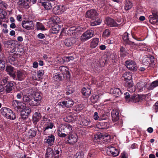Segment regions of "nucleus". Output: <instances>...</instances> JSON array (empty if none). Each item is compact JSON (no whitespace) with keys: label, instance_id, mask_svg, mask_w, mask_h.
Instances as JSON below:
<instances>
[{"label":"nucleus","instance_id":"nucleus-1","mask_svg":"<svg viewBox=\"0 0 158 158\" xmlns=\"http://www.w3.org/2000/svg\"><path fill=\"white\" fill-rule=\"evenodd\" d=\"M35 90L33 88L28 90L25 89L22 92L23 102L32 107L40 106L42 99L40 94Z\"/></svg>","mask_w":158,"mask_h":158},{"label":"nucleus","instance_id":"nucleus-2","mask_svg":"<svg viewBox=\"0 0 158 158\" xmlns=\"http://www.w3.org/2000/svg\"><path fill=\"white\" fill-rule=\"evenodd\" d=\"M1 112L3 116L8 119L13 120L16 118L15 113L9 108L2 107L1 110Z\"/></svg>","mask_w":158,"mask_h":158},{"label":"nucleus","instance_id":"nucleus-3","mask_svg":"<svg viewBox=\"0 0 158 158\" xmlns=\"http://www.w3.org/2000/svg\"><path fill=\"white\" fill-rule=\"evenodd\" d=\"M40 123L41 125L45 123L43 127V129L44 131L49 129H52L54 126V124L49 119H48L45 116L43 117Z\"/></svg>","mask_w":158,"mask_h":158},{"label":"nucleus","instance_id":"nucleus-4","mask_svg":"<svg viewBox=\"0 0 158 158\" xmlns=\"http://www.w3.org/2000/svg\"><path fill=\"white\" fill-rule=\"evenodd\" d=\"M125 98L127 102H139L140 98L138 95H135L133 94L130 96L129 93L126 92L124 94Z\"/></svg>","mask_w":158,"mask_h":158},{"label":"nucleus","instance_id":"nucleus-5","mask_svg":"<svg viewBox=\"0 0 158 158\" xmlns=\"http://www.w3.org/2000/svg\"><path fill=\"white\" fill-rule=\"evenodd\" d=\"M94 31L93 30H87L81 36L80 39L83 42H85L93 36Z\"/></svg>","mask_w":158,"mask_h":158},{"label":"nucleus","instance_id":"nucleus-6","mask_svg":"<svg viewBox=\"0 0 158 158\" xmlns=\"http://www.w3.org/2000/svg\"><path fill=\"white\" fill-rule=\"evenodd\" d=\"M106 151L108 155H111L114 156H118L119 154L118 151L116 148L111 146H109L106 147Z\"/></svg>","mask_w":158,"mask_h":158},{"label":"nucleus","instance_id":"nucleus-7","mask_svg":"<svg viewBox=\"0 0 158 158\" xmlns=\"http://www.w3.org/2000/svg\"><path fill=\"white\" fill-rule=\"evenodd\" d=\"M152 14L149 16V21L152 24H154L158 22V10H155L153 11Z\"/></svg>","mask_w":158,"mask_h":158},{"label":"nucleus","instance_id":"nucleus-8","mask_svg":"<svg viewBox=\"0 0 158 158\" xmlns=\"http://www.w3.org/2000/svg\"><path fill=\"white\" fill-rule=\"evenodd\" d=\"M78 137L77 135L75 133H71L68 136L67 143L70 144H73L77 141Z\"/></svg>","mask_w":158,"mask_h":158},{"label":"nucleus","instance_id":"nucleus-9","mask_svg":"<svg viewBox=\"0 0 158 158\" xmlns=\"http://www.w3.org/2000/svg\"><path fill=\"white\" fill-rule=\"evenodd\" d=\"M65 114V116L64 118V120L65 122L70 123L77 120V118L76 116L74 115L72 113L66 112Z\"/></svg>","mask_w":158,"mask_h":158},{"label":"nucleus","instance_id":"nucleus-10","mask_svg":"<svg viewBox=\"0 0 158 158\" xmlns=\"http://www.w3.org/2000/svg\"><path fill=\"white\" fill-rule=\"evenodd\" d=\"M22 26L23 28L28 30L33 29L34 27L33 22L29 20L23 21Z\"/></svg>","mask_w":158,"mask_h":158},{"label":"nucleus","instance_id":"nucleus-11","mask_svg":"<svg viewBox=\"0 0 158 158\" xmlns=\"http://www.w3.org/2000/svg\"><path fill=\"white\" fill-rule=\"evenodd\" d=\"M125 64L127 68L131 70L135 71L137 70L136 65L133 60H127Z\"/></svg>","mask_w":158,"mask_h":158},{"label":"nucleus","instance_id":"nucleus-12","mask_svg":"<svg viewBox=\"0 0 158 158\" xmlns=\"http://www.w3.org/2000/svg\"><path fill=\"white\" fill-rule=\"evenodd\" d=\"M59 128L62 129V131H65L66 133L70 134L72 130V127L68 124H61Z\"/></svg>","mask_w":158,"mask_h":158},{"label":"nucleus","instance_id":"nucleus-13","mask_svg":"<svg viewBox=\"0 0 158 158\" xmlns=\"http://www.w3.org/2000/svg\"><path fill=\"white\" fill-rule=\"evenodd\" d=\"M98 14L96 10H91L88 11L86 13V16L88 18L94 20L96 19V17L98 15Z\"/></svg>","mask_w":158,"mask_h":158},{"label":"nucleus","instance_id":"nucleus-14","mask_svg":"<svg viewBox=\"0 0 158 158\" xmlns=\"http://www.w3.org/2000/svg\"><path fill=\"white\" fill-rule=\"evenodd\" d=\"M73 104V101L71 99H69L66 101L59 102L58 105L63 108L65 107L69 108L72 106Z\"/></svg>","mask_w":158,"mask_h":158},{"label":"nucleus","instance_id":"nucleus-15","mask_svg":"<svg viewBox=\"0 0 158 158\" xmlns=\"http://www.w3.org/2000/svg\"><path fill=\"white\" fill-rule=\"evenodd\" d=\"M77 40V39L74 37H71L66 39L64 41L65 45L68 47H70L75 44Z\"/></svg>","mask_w":158,"mask_h":158},{"label":"nucleus","instance_id":"nucleus-16","mask_svg":"<svg viewBox=\"0 0 158 158\" xmlns=\"http://www.w3.org/2000/svg\"><path fill=\"white\" fill-rule=\"evenodd\" d=\"M25 105L24 103L17 100H13L12 103L13 106L14 108H16L17 110L21 109Z\"/></svg>","mask_w":158,"mask_h":158},{"label":"nucleus","instance_id":"nucleus-17","mask_svg":"<svg viewBox=\"0 0 158 158\" xmlns=\"http://www.w3.org/2000/svg\"><path fill=\"white\" fill-rule=\"evenodd\" d=\"M55 137L53 135H50L44 139V142L48 145L51 146L54 142Z\"/></svg>","mask_w":158,"mask_h":158},{"label":"nucleus","instance_id":"nucleus-18","mask_svg":"<svg viewBox=\"0 0 158 158\" xmlns=\"http://www.w3.org/2000/svg\"><path fill=\"white\" fill-rule=\"evenodd\" d=\"M105 23L106 24L111 27L118 26V24L113 19L107 17L106 18Z\"/></svg>","mask_w":158,"mask_h":158},{"label":"nucleus","instance_id":"nucleus-19","mask_svg":"<svg viewBox=\"0 0 158 158\" xmlns=\"http://www.w3.org/2000/svg\"><path fill=\"white\" fill-rule=\"evenodd\" d=\"M6 70L8 74L12 77L13 79H15L16 77V75L13 71L14 68L11 66H7L6 67Z\"/></svg>","mask_w":158,"mask_h":158},{"label":"nucleus","instance_id":"nucleus-20","mask_svg":"<svg viewBox=\"0 0 158 158\" xmlns=\"http://www.w3.org/2000/svg\"><path fill=\"white\" fill-rule=\"evenodd\" d=\"M16 75L18 80L22 81L26 76V73L24 71L18 70Z\"/></svg>","mask_w":158,"mask_h":158},{"label":"nucleus","instance_id":"nucleus-21","mask_svg":"<svg viewBox=\"0 0 158 158\" xmlns=\"http://www.w3.org/2000/svg\"><path fill=\"white\" fill-rule=\"evenodd\" d=\"M41 118V114L40 113L35 112L32 116V121L34 124H36Z\"/></svg>","mask_w":158,"mask_h":158},{"label":"nucleus","instance_id":"nucleus-22","mask_svg":"<svg viewBox=\"0 0 158 158\" xmlns=\"http://www.w3.org/2000/svg\"><path fill=\"white\" fill-rule=\"evenodd\" d=\"M44 74V71L43 70H40L37 71L36 75H33L32 78L34 80H39L42 79V77Z\"/></svg>","mask_w":158,"mask_h":158},{"label":"nucleus","instance_id":"nucleus-23","mask_svg":"<svg viewBox=\"0 0 158 158\" xmlns=\"http://www.w3.org/2000/svg\"><path fill=\"white\" fill-rule=\"evenodd\" d=\"M147 84L146 82L143 81L139 82L136 85L137 88L139 91L142 92L145 89V86Z\"/></svg>","mask_w":158,"mask_h":158},{"label":"nucleus","instance_id":"nucleus-24","mask_svg":"<svg viewBox=\"0 0 158 158\" xmlns=\"http://www.w3.org/2000/svg\"><path fill=\"white\" fill-rule=\"evenodd\" d=\"M112 120L115 122L119 119V113L118 110H113L111 112Z\"/></svg>","mask_w":158,"mask_h":158},{"label":"nucleus","instance_id":"nucleus-25","mask_svg":"<svg viewBox=\"0 0 158 158\" xmlns=\"http://www.w3.org/2000/svg\"><path fill=\"white\" fill-rule=\"evenodd\" d=\"M123 39L124 40L127 44L131 46L132 47H133L135 45V44L129 41L128 39V34L127 33H125L123 37Z\"/></svg>","mask_w":158,"mask_h":158},{"label":"nucleus","instance_id":"nucleus-26","mask_svg":"<svg viewBox=\"0 0 158 158\" xmlns=\"http://www.w3.org/2000/svg\"><path fill=\"white\" fill-rule=\"evenodd\" d=\"M62 151L61 148L57 146L55 147L54 149L53 154L55 158H58L61 156Z\"/></svg>","mask_w":158,"mask_h":158},{"label":"nucleus","instance_id":"nucleus-27","mask_svg":"<svg viewBox=\"0 0 158 158\" xmlns=\"http://www.w3.org/2000/svg\"><path fill=\"white\" fill-rule=\"evenodd\" d=\"M40 2L42 4V5L44 6L45 9L48 10L51 9L52 7V4L53 2L52 3L50 2H42V1H40Z\"/></svg>","mask_w":158,"mask_h":158},{"label":"nucleus","instance_id":"nucleus-28","mask_svg":"<svg viewBox=\"0 0 158 158\" xmlns=\"http://www.w3.org/2000/svg\"><path fill=\"white\" fill-rule=\"evenodd\" d=\"M96 127L100 129H107L109 126V124L106 123L100 122L97 123Z\"/></svg>","mask_w":158,"mask_h":158},{"label":"nucleus","instance_id":"nucleus-29","mask_svg":"<svg viewBox=\"0 0 158 158\" xmlns=\"http://www.w3.org/2000/svg\"><path fill=\"white\" fill-rule=\"evenodd\" d=\"M81 92L82 94L85 97H88L90 95L91 90L88 88L84 87L82 88Z\"/></svg>","mask_w":158,"mask_h":158},{"label":"nucleus","instance_id":"nucleus-30","mask_svg":"<svg viewBox=\"0 0 158 158\" xmlns=\"http://www.w3.org/2000/svg\"><path fill=\"white\" fill-rule=\"evenodd\" d=\"M111 92L113 93V95L116 97H118L122 93L120 89L118 88L112 89Z\"/></svg>","mask_w":158,"mask_h":158},{"label":"nucleus","instance_id":"nucleus-31","mask_svg":"<svg viewBox=\"0 0 158 158\" xmlns=\"http://www.w3.org/2000/svg\"><path fill=\"white\" fill-rule=\"evenodd\" d=\"M80 121V124L84 126H87L90 124L91 122L89 119H86L80 118L79 120Z\"/></svg>","mask_w":158,"mask_h":158},{"label":"nucleus","instance_id":"nucleus-32","mask_svg":"<svg viewBox=\"0 0 158 158\" xmlns=\"http://www.w3.org/2000/svg\"><path fill=\"white\" fill-rule=\"evenodd\" d=\"M99 42V39L98 38H94L92 40L90 44V47L92 48H95L98 45Z\"/></svg>","mask_w":158,"mask_h":158},{"label":"nucleus","instance_id":"nucleus-33","mask_svg":"<svg viewBox=\"0 0 158 158\" xmlns=\"http://www.w3.org/2000/svg\"><path fill=\"white\" fill-rule=\"evenodd\" d=\"M13 84L11 82H8L6 85L5 91L7 93H10L12 90Z\"/></svg>","mask_w":158,"mask_h":158},{"label":"nucleus","instance_id":"nucleus-34","mask_svg":"<svg viewBox=\"0 0 158 158\" xmlns=\"http://www.w3.org/2000/svg\"><path fill=\"white\" fill-rule=\"evenodd\" d=\"M58 69L62 72L63 74H68L69 73V69L66 67L60 66Z\"/></svg>","mask_w":158,"mask_h":158},{"label":"nucleus","instance_id":"nucleus-35","mask_svg":"<svg viewBox=\"0 0 158 158\" xmlns=\"http://www.w3.org/2000/svg\"><path fill=\"white\" fill-rule=\"evenodd\" d=\"M123 77L124 78L125 81H130L132 79V74L129 72H127L123 75Z\"/></svg>","mask_w":158,"mask_h":158},{"label":"nucleus","instance_id":"nucleus-36","mask_svg":"<svg viewBox=\"0 0 158 158\" xmlns=\"http://www.w3.org/2000/svg\"><path fill=\"white\" fill-rule=\"evenodd\" d=\"M61 28V26L58 24H56L51 29L52 33L53 34L57 33Z\"/></svg>","mask_w":158,"mask_h":158},{"label":"nucleus","instance_id":"nucleus-37","mask_svg":"<svg viewBox=\"0 0 158 158\" xmlns=\"http://www.w3.org/2000/svg\"><path fill=\"white\" fill-rule=\"evenodd\" d=\"M36 130L34 128H31L29 130L28 132V135L30 138L34 137L36 135Z\"/></svg>","mask_w":158,"mask_h":158},{"label":"nucleus","instance_id":"nucleus-38","mask_svg":"<svg viewBox=\"0 0 158 158\" xmlns=\"http://www.w3.org/2000/svg\"><path fill=\"white\" fill-rule=\"evenodd\" d=\"M58 135L60 137H66L69 133H66L65 132L63 131L62 129L58 128L57 129Z\"/></svg>","mask_w":158,"mask_h":158},{"label":"nucleus","instance_id":"nucleus-39","mask_svg":"<svg viewBox=\"0 0 158 158\" xmlns=\"http://www.w3.org/2000/svg\"><path fill=\"white\" fill-rule=\"evenodd\" d=\"M52 150L50 148H48L46 150V158H53Z\"/></svg>","mask_w":158,"mask_h":158},{"label":"nucleus","instance_id":"nucleus-40","mask_svg":"<svg viewBox=\"0 0 158 158\" xmlns=\"http://www.w3.org/2000/svg\"><path fill=\"white\" fill-rule=\"evenodd\" d=\"M29 3L24 0H20L19 1V4L26 9L29 7Z\"/></svg>","mask_w":158,"mask_h":158},{"label":"nucleus","instance_id":"nucleus-41","mask_svg":"<svg viewBox=\"0 0 158 158\" xmlns=\"http://www.w3.org/2000/svg\"><path fill=\"white\" fill-rule=\"evenodd\" d=\"M90 66L93 68H96L100 66V63L96 59H94L90 63Z\"/></svg>","mask_w":158,"mask_h":158},{"label":"nucleus","instance_id":"nucleus-42","mask_svg":"<svg viewBox=\"0 0 158 158\" xmlns=\"http://www.w3.org/2000/svg\"><path fill=\"white\" fill-rule=\"evenodd\" d=\"M53 79L56 81H59L62 80V77L59 73H56L53 75Z\"/></svg>","mask_w":158,"mask_h":158},{"label":"nucleus","instance_id":"nucleus-43","mask_svg":"<svg viewBox=\"0 0 158 158\" xmlns=\"http://www.w3.org/2000/svg\"><path fill=\"white\" fill-rule=\"evenodd\" d=\"M158 86V79L152 82L148 88V89H153L154 88Z\"/></svg>","mask_w":158,"mask_h":158},{"label":"nucleus","instance_id":"nucleus-44","mask_svg":"<svg viewBox=\"0 0 158 158\" xmlns=\"http://www.w3.org/2000/svg\"><path fill=\"white\" fill-rule=\"evenodd\" d=\"M132 6V3L130 1L126 0L125 2L124 6V9L126 10H128L130 9Z\"/></svg>","mask_w":158,"mask_h":158},{"label":"nucleus","instance_id":"nucleus-45","mask_svg":"<svg viewBox=\"0 0 158 158\" xmlns=\"http://www.w3.org/2000/svg\"><path fill=\"white\" fill-rule=\"evenodd\" d=\"M21 109V111H23L25 113L28 115H29L31 112V109L29 107H27L26 106L25 104L23 106V108H22Z\"/></svg>","mask_w":158,"mask_h":158},{"label":"nucleus","instance_id":"nucleus-46","mask_svg":"<svg viewBox=\"0 0 158 158\" xmlns=\"http://www.w3.org/2000/svg\"><path fill=\"white\" fill-rule=\"evenodd\" d=\"M96 154V151L95 150H92L89 152L88 157L89 158H94Z\"/></svg>","mask_w":158,"mask_h":158},{"label":"nucleus","instance_id":"nucleus-47","mask_svg":"<svg viewBox=\"0 0 158 158\" xmlns=\"http://www.w3.org/2000/svg\"><path fill=\"white\" fill-rule=\"evenodd\" d=\"M103 139H104V143L109 142L110 141V136L108 134H105L102 136Z\"/></svg>","mask_w":158,"mask_h":158},{"label":"nucleus","instance_id":"nucleus-48","mask_svg":"<svg viewBox=\"0 0 158 158\" xmlns=\"http://www.w3.org/2000/svg\"><path fill=\"white\" fill-rule=\"evenodd\" d=\"M67 91L66 92V94L67 95H68L72 94L74 91V90L73 87L69 86L67 88Z\"/></svg>","mask_w":158,"mask_h":158},{"label":"nucleus","instance_id":"nucleus-49","mask_svg":"<svg viewBox=\"0 0 158 158\" xmlns=\"http://www.w3.org/2000/svg\"><path fill=\"white\" fill-rule=\"evenodd\" d=\"M37 28L38 30H45V29L42 23L37 22L36 24Z\"/></svg>","mask_w":158,"mask_h":158},{"label":"nucleus","instance_id":"nucleus-50","mask_svg":"<svg viewBox=\"0 0 158 158\" xmlns=\"http://www.w3.org/2000/svg\"><path fill=\"white\" fill-rule=\"evenodd\" d=\"M98 96L96 95H93L91 98V101L93 103H96L98 101Z\"/></svg>","mask_w":158,"mask_h":158},{"label":"nucleus","instance_id":"nucleus-51","mask_svg":"<svg viewBox=\"0 0 158 158\" xmlns=\"http://www.w3.org/2000/svg\"><path fill=\"white\" fill-rule=\"evenodd\" d=\"M101 23V20L100 19H97V20L91 22L90 25L92 26H94L100 24Z\"/></svg>","mask_w":158,"mask_h":158},{"label":"nucleus","instance_id":"nucleus-52","mask_svg":"<svg viewBox=\"0 0 158 158\" xmlns=\"http://www.w3.org/2000/svg\"><path fill=\"white\" fill-rule=\"evenodd\" d=\"M4 45L6 47L12 48L13 46H14V44L10 42L6 41L5 42Z\"/></svg>","mask_w":158,"mask_h":158},{"label":"nucleus","instance_id":"nucleus-53","mask_svg":"<svg viewBox=\"0 0 158 158\" xmlns=\"http://www.w3.org/2000/svg\"><path fill=\"white\" fill-rule=\"evenodd\" d=\"M110 31L109 30L106 29L103 32L102 36L104 37H107L110 36Z\"/></svg>","mask_w":158,"mask_h":158},{"label":"nucleus","instance_id":"nucleus-54","mask_svg":"<svg viewBox=\"0 0 158 158\" xmlns=\"http://www.w3.org/2000/svg\"><path fill=\"white\" fill-rule=\"evenodd\" d=\"M7 80L8 79L6 77L1 79L0 80V84L1 85H5L7 82Z\"/></svg>","mask_w":158,"mask_h":158},{"label":"nucleus","instance_id":"nucleus-55","mask_svg":"<svg viewBox=\"0 0 158 158\" xmlns=\"http://www.w3.org/2000/svg\"><path fill=\"white\" fill-rule=\"evenodd\" d=\"M83 153L81 152H79L76 153L74 158H83Z\"/></svg>","mask_w":158,"mask_h":158},{"label":"nucleus","instance_id":"nucleus-56","mask_svg":"<svg viewBox=\"0 0 158 158\" xmlns=\"http://www.w3.org/2000/svg\"><path fill=\"white\" fill-rule=\"evenodd\" d=\"M5 67V61L0 60V70H3Z\"/></svg>","mask_w":158,"mask_h":158},{"label":"nucleus","instance_id":"nucleus-57","mask_svg":"<svg viewBox=\"0 0 158 158\" xmlns=\"http://www.w3.org/2000/svg\"><path fill=\"white\" fill-rule=\"evenodd\" d=\"M29 115L25 113L23 111H21V117L24 119H27Z\"/></svg>","mask_w":158,"mask_h":158},{"label":"nucleus","instance_id":"nucleus-58","mask_svg":"<svg viewBox=\"0 0 158 158\" xmlns=\"http://www.w3.org/2000/svg\"><path fill=\"white\" fill-rule=\"evenodd\" d=\"M125 85V86L127 87L128 89V88L133 85V82L131 81H130V82L128 81H126Z\"/></svg>","mask_w":158,"mask_h":158},{"label":"nucleus","instance_id":"nucleus-59","mask_svg":"<svg viewBox=\"0 0 158 158\" xmlns=\"http://www.w3.org/2000/svg\"><path fill=\"white\" fill-rule=\"evenodd\" d=\"M60 6H55L53 9L54 11H56V13L58 14H60Z\"/></svg>","mask_w":158,"mask_h":158},{"label":"nucleus","instance_id":"nucleus-60","mask_svg":"<svg viewBox=\"0 0 158 158\" xmlns=\"http://www.w3.org/2000/svg\"><path fill=\"white\" fill-rule=\"evenodd\" d=\"M8 60L9 62L12 64V62L15 60V58L13 56H10L8 57Z\"/></svg>","mask_w":158,"mask_h":158},{"label":"nucleus","instance_id":"nucleus-61","mask_svg":"<svg viewBox=\"0 0 158 158\" xmlns=\"http://www.w3.org/2000/svg\"><path fill=\"white\" fill-rule=\"evenodd\" d=\"M64 58V60L67 61H69L70 60H73L74 59V57L72 56L65 57Z\"/></svg>","mask_w":158,"mask_h":158},{"label":"nucleus","instance_id":"nucleus-62","mask_svg":"<svg viewBox=\"0 0 158 158\" xmlns=\"http://www.w3.org/2000/svg\"><path fill=\"white\" fill-rule=\"evenodd\" d=\"M83 108V106L82 104H78L76 106V111H79L82 110Z\"/></svg>","mask_w":158,"mask_h":158},{"label":"nucleus","instance_id":"nucleus-63","mask_svg":"<svg viewBox=\"0 0 158 158\" xmlns=\"http://www.w3.org/2000/svg\"><path fill=\"white\" fill-rule=\"evenodd\" d=\"M135 90V88L134 86L133 85L131 87L128 88V91L130 92H133Z\"/></svg>","mask_w":158,"mask_h":158},{"label":"nucleus","instance_id":"nucleus-64","mask_svg":"<svg viewBox=\"0 0 158 158\" xmlns=\"http://www.w3.org/2000/svg\"><path fill=\"white\" fill-rule=\"evenodd\" d=\"M153 108L155 109L156 112L158 111V101L153 106Z\"/></svg>","mask_w":158,"mask_h":158}]
</instances>
